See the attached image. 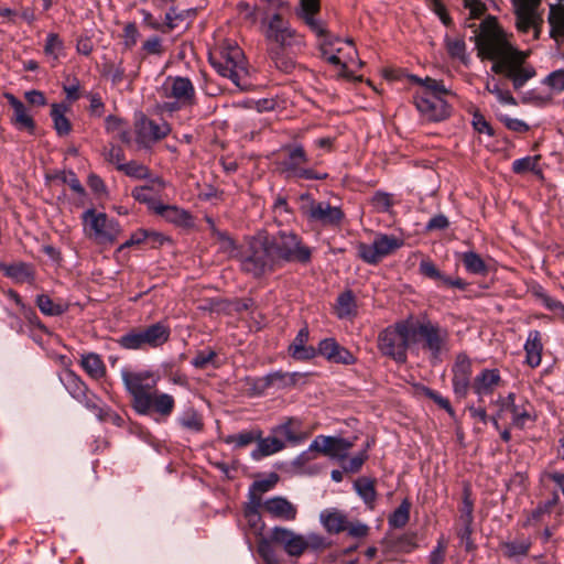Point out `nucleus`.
I'll return each mask as SVG.
<instances>
[{
	"label": "nucleus",
	"instance_id": "1",
	"mask_svg": "<svg viewBox=\"0 0 564 564\" xmlns=\"http://www.w3.org/2000/svg\"><path fill=\"white\" fill-rule=\"evenodd\" d=\"M477 48L480 56L494 62L491 70L509 79L516 90L535 76L534 67L525 63L529 53L512 47L502 32L496 28L479 34Z\"/></svg>",
	"mask_w": 564,
	"mask_h": 564
},
{
	"label": "nucleus",
	"instance_id": "2",
	"mask_svg": "<svg viewBox=\"0 0 564 564\" xmlns=\"http://www.w3.org/2000/svg\"><path fill=\"white\" fill-rule=\"evenodd\" d=\"M420 88L414 95V104L421 116L427 121H441L449 116V106L444 99L448 94L442 82L426 77H414Z\"/></svg>",
	"mask_w": 564,
	"mask_h": 564
},
{
	"label": "nucleus",
	"instance_id": "3",
	"mask_svg": "<svg viewBox=\"0 0 564 564\" xmlns=\"http://www.w3.org/2000/svg\"><path fill=\"white\" fill-rule=\"evenodd\" d=\"M240 263L242 270L253 276H260L273 269L278 262L267 231H260L248 240L240 254Z\"/></svg>",
	"mask_w": 564,
	"mask_h": 564
},
{
	"label": "nucleus",
	"instance_id": "4",
	"mask_svg": "<svg viewBox=\"0 0 564 564\" xmlns=\"http://www.w3.org/2000/svg\"><path fill=\"white\" fill-rule=\"evenodd\" d=\"M415 344L413 323L403 321L383 329L378 337V348L398 362L406 360V350Z\"/></svg>",
	"mask_w": 564,
	"mask_h": 564
},
{
	"label": "nucleus",
	"instance_id": "5",
	"mask_svg": "<svg viewBox=\"0 0 564 564\" xmlns=\"http://www.w3.org/2000/svg\"><path fill=\"white\" fill-rule=\"evenodd\" d=\"M271 539L292 557H300L307 550L317 551L327 546L326 540L317 533L302 535L283 527H274L271 531Z\"/></svg>",
	"mask_w": 564,
	"mask_h": 564
},
{
	"label": "nucleus",
	"instance_id": "6",
	"mask_svg": "<svg viewBox=\"0 0 564 564\" xmlns=\"http://www.w3.org/2000/svg\"><path fill=\"white\" fill-rule=\"evenodd\" d=\"M121 377L126 389L132 395L133 409L140 414H148L150 397L155 391L158 378L149 371L129 370H122Z\"/></svg>",
	"mask_w": 564,
	"mask_h": 564
},
{
	"label": "nucleus",
	"instance_id": "7",
	"mask_svg": "<svg viewBox=\"0 0 564 564\" xmlns=\"http://www.w3.org/2000/svg\"><path fill=\"white\" fill-rule=\"evenodd\" d=\"M284 154L279 165L288 178L324 180L327 174H321L303 165L308 162V156L301 144H288L282 148Z\"/></svg>",
	"mask_w": 564,
	"mask_h": 564
},
{
	"label": "nucleus",
	"instance_id": "8",
	"mask_svg": "<svg viewBox=\"0 0 564 564\" xmlns=\"http://www.w3.org/2000/svg\"><path fill=\"white\" fill-rule=\"evenodd\" d=\"M213 65L221 76L231 79L237 87L245 89L248 86V69L245 55L238 46H227L224 48L220 59L213 61Z\"/></svg>",
	"mask_w": 564,
	"mask_h": 564
},
{
	"label": "nucleus",
	"instance_id": "9",
	"mask_svg": "<svg viewBox=\"0 0 564 564\" xmlns=\"http://www.w3.org/2000/svg\"><path fill=\"white\" fill-rule=\"evenodd\" d=\"M161 91L162 96L167 99L163 104V109L167 111H175L195 102V88L186 77L169 76L163 83Z\"/></svg>",
	"mask_w": 564,
	"mask_h": 564
},
{
	"label": "nucleus",
	"instance_id": "10",
	"mask_svg": "<svg viewBox=\"0 0 564 564\" xmlns=\"http://www.w3.org/2000/svg\"><path fill=\"white\" fill-rule=\"evenodd\" d=\"M268 240L271 243L276 262L299 261L306 262L311 257V251L303 246L299 237L292 231H279L276 235H269Z\"/></svg>",
	"mask_w": 564,
	"mask_h": 564
},
{
	"label": "nucleus",
	"instance_id": "11",
	"mask_svg": "<svg viewBox=\"0 0 564 564\" xmlns=\"http://www.w3.org/2000/svg\"><path fill=\"white\" fill-rule=\"evenodd\" d=\"M83 220L88 236L98 243H113L121 232L117 220L94 209L86 210L83 214Z\"/></svg>",
	"mask_w": 564,
	"mask_h": 564
},
{
	"label": "nucleus",
	"instance_id": "12",
	"mask_svg": "<svg viewBox=\"0 0 564 564\" xmlns=\"http://www.w3.org/2000/svg\"><path fill=\"white\" fill-rule=\"evenodd\" d=\"M169 337L170 329L165 325L156 323L144 329L123 335L119 339V343L127 349H140L145 346H161L169 339Z\"/></svg>",
	"mask_w": 564,
	"mask_h": 564
},
{
	"label": "nucleus",
	"instance_id": "13",
	"mask_svg": "<svg viewBox=\"0 0 564 564\" xmlns=\"http://www.w3.org/2000/svg\"><path fill=\"white\" fill-rule=\"evenodd\" d=\"M264 36L269 42L275 43L279 48H290L302 46L304 44L294 29H292L286 20L280 13H274L267 21Z\"/></svg>",
	"mask_w": 564,
	"mask_h": 564
},
{
	"label": "nucleus",
	"instance_id": "14",
	"mask_svg": "<svg viewBox=\"0 0 564 564\" xmlns=\"http://www.w3.org/2000/svg\"><path fill=\"white\" fill-rule=\"evenodd\" d=\"M516 25L522 33L533 30V39H539L543 19L539 13L541 0H512Z\"/></svg>",
	"mask_w": 564,
	"mask_h": 564
},
{
	"label": "nucleus",
	"instance_id": "15",
	"mask_svg": "<svg viewBox=\"0 0 564 564\" xmlns=\"http://www.w3.org/2000/svg\"><path fill=\"white\" fill-rule=\"evenodd\" d=\"M403 245V240L394 236L379 234L372 243L357 245L358 257L369 264H376Z\"/></svg>",
	"mask_w": 564,
	"mask_h": 564
},
{
	"label": "nucleus",
	"instance_id": "16",
	"mask_svg": "<svg viewBox=\"0 0 564 564\" xmlns=\"http://www.w3.org/2000/svg\"><path fill=\"white\" fill-rule=\"evenodd\" d=\"M415 344L421 337L424 340V348H426L433 358H437L443 349H445L448 340L447 329L434 324L430 321L414 324Z\"/></svg>",
	"mask_w": 564,
	"mask_h": 564
},
{
	"label": "nucleus",
	"instance_id": "17",
	"mask_svg": "<svg viewBox=\"0 0 564 564\" xmlns=\"http://www.w3.org/2000/svg\"><path fill=\"white\" fill-rule=\"evenodd\" d=\"M352 446V441L343 437L318 435L311 443L307 453L319 452L330 458L343 460Z\"/></svg>",
	"mask_w": 564,
	"mask_h": 564
},
{
	"label": "nucleus",
	"instance_id": "18",
	"mask_svg": "<svg viewBox=\"0 0 564 564\" xmlns=\"http://www.w3.org/2000/svg\"><path fill=\"white\" fill-rule=\"evenodd\" d=\"M303 213L311 221L318 223L323 226H336L344 217L339 207L332 206L328 202H316L313 199H310L308 203L303 206Z\"/></svg>",
	"mask_w": 564,
	"mask_h": 564
},
{
	"label": "nucleus",
	"instance_id": "19",
	"mask_svg": "<svg viewBox=\"0 0 564 564\" xmlns=\"http://www.w3.org/2000/svg\"><path fill=\"white\" fill-rule=\"evenodd\" d=\"M170 131L169 123H158L145 117H141L135 124L137 141L142 147H150L152 143L165 138Z\"/></svg>",
	"mask_w": 564,
	"mask_h": 564
},
{
	"label": "nucleus",
	"instance_id": "20",
	"mask_svg": "<svg viewBox=\"0 0 564 564\" xmlns=\"http://www.w3.org/2000/svg\"><path fill=\"white\" fill-rule=\"evenodd\" d=\"M452 372L454 392L458 397H466L471 388V360L465 354H459L453 365Z\"/></svg>",
	"mask_w": 564,
	"mask_h": 564
},
{
	"label": "nucleus",
	"instance_id": "21",
	"mask_svg": "<svg viewBox=\"0 0 564 564\" xmlns=\"http://www.w3.org/2000/svg\"><path fill=\"white\" fill-rule=\"evenodd\" d=\"M262 507L265 512L275 519L294 521L297 516V508L286 498L281 496L265 500Z\"/></svg>",
	"mask_w": 564,
	"mask_h": 564
},
{
	"label": "nucleus",
	"instance_id": "22",
	"mask_svg": "<svg viewBox=\"0 0 564 564\" xmlns=\"http://www.w3.org/2000/svg\"><path fill=\"white\" fill-rule=\"evenodd\" d=\"M6 97L13 109L12 123L17 129L25 130L32 134L35 130V123L24 104L11 94H7Z\"/></svg>",
	"mask_w": 564,
	"mask_h": 564
},
{
	"label": "nucleus",
	"instance_id": "23",
	"mask_svg": "<svg viewBox=\"0 0 564 564\" xmlns=\"http://www.w3.org/2000/svg\"><path fill=\"white\" fill-rule=\"evenodd\" d=\"M500 382L501 378L497 369H484L475 377L471 389L481 398L491 394Z\"/></svg>",
	"mask_w": 564,
	"mask_h": 564
},
{
	"label": "nucleus",
	"instance_id": "24",
	"mask_svg": "<svg viewBox=\"0 0 564 564\" xmlns=\"http://www.w3.org/2000/svg\"><path fill=\"white\" fill-rule=\"evenodd\" d=\"M272 433L291 444H300L306 438V434L301 431V422L296 419H288L284 423L274 426Z\"/></svg>",
	"mask_w": 564,
	"mask_h": 564
},
{
	"label": "nucleus",
	"instance_id": "25",
	"mask_svg": "<svg viewBox=\"0 0 564 564\" xmlns=\"http://www.w3.org/2000/svg\"><path fill=\"white\" fill-rule=\"evenodd\" d=\"M307 340L308 328L303 327L300 329L289 348V351L293 358L297 360H308L316 356V349L312 346H306Z\"/></svg>",
	"mask_w": 564,
	"mask_h": 564
},
{
	"label": "nucleus",
	"instance_id": "26",
	"mask_svg": "<svg viewBox=\"0 0 564 564\" xmlns=\"http://www.w3.org/2000/svg\"><path fill=\"white\" fill-rule=\"evenodd\" d=\"M284 447V441L272 433L268 437L262 438L260 436V438L257 440V448L252 451L251 456L254 459H260L261 457L273 455Z\"/></svg>",
	"mask_w": 564,
	"mask_h": 564
},
{
	"label": "nucleus",
	"instance_id": "27",
	"mask_svg": "<svg viewBox=\"0 0 564 564\" xmlns=\"http://www.w3.org/2000/svg\"><path fill=\"white\" fill-rule=\"evenodd\" d=\"M153 212L176 225H188L191 220L187 212L174 205L153 204Z\"/></svg>",
	"mask_w": 564,
	"mask_h": 564
},
{
	"label": "nucleus",
	"instance_id": "28",
	"mask_svg": "<svg viewBox=\"0 0 564 564\" xmlns=\"http://www.w3.org/2000/svg\"><path fill=\"white\" fill-rule=\"evenodd\" d=\"M321 522L329 533H339L347 528V517L338 510H324L319 516Z\"/></svg>",
	"mask_w": 564,
	"mask_h": 564
},
{
	"label": "nucleus",
	"instance_id": "29",
	"mask_svg": "<svg viewBox=\"0 0 564 564\" xmlns=\"http://www.w3.org/2000/svg\"><path fill=\"white\" fill-rule=\"evenodd\" d=\"M507 409L511 412L516 426L523 427L528 421L532 420V406L529 403L516 404L513 394L507 398Z\"/></svg>",
	"mask_w": 564,
	"mask_h": 564
},
{
	"label": "nucleus",
	"instance_id": "30",
	"mask_svg": "<svg viewBox=\"0 0 564 564\" xmlns=\"http://www.w3.org/2000/svg\"><path fill=\"white\" fill-rule=\"evenodd\" d=\"M207 221L210 225V229L213 230L216 243L219 246V250L230 258L240 257L241 252H239L234 239L229 237L227 232L216 229L210 218H208Z\"/></svg>",
	"mask_w": 564,
	"mask_h": 564
},
{
	"label": "nucleus",
	"instance_id": "31",
	"mask_svg": "<svg viewBox=\"0 0 564 564\" xmlns=\"http://www.w3.org/2000/svg\"><path fill=\"white\" fill-rule=\"evenodd\" d=\"M524 350L527 354V362L531 367H538L541 362V336L538 330H532L529 333L527 343L524 345Z\"/></svg>",
	"mask_w": 564,
	"mask_h": 564
},
{
	"label": "nucleus",
	"instance_id": "32",
	"mask_svg": "<svg viewBox=\"0 0 564 564\" xmlns=\"http://www.w3.org/2000/svg\"><path fill=\"white\" fill-rule=\"evenodd\" d=\"M333 43L328 41V39L323 40L321 43L322 52L325 59L334 65H340L341 69L339 75L343 77H349L348 72L346 70L348 65H352L355 61L349 56L348 61H343L338 54H335L332 48Z\"/></svg>",
	"mask_w": 564,
	"mask_h": 564
},
{
	"label": "nucleus",
	"instance_id": "33",
	"mask_svg": "<svg viewBox=\"0 0 564 564\" xmlns=\"http://www.w3.org/2000/svg\"><path fill=\"white\" fill-rule=\"evenodd\" d=\"M7 276L13 279L19 283L33 282L34 275L30 265L25 263H14L2 267Z\"/></svg>",
	"mask_w": 564,
	"mask_h": 564
},
{
	"label": "nucleus",
	"instance_id": "34",
	"mask_svg": "<svg viewBox=\"0 0 564 564\" xmlns=\"http://www.w3.org/2000/svg\"><path fill=\"white\" fill-rule=\"evenodd\" d=\"M549 22L551 24V35H564V0H558L557 6H551Z\"/></svg>",
	"mask_w": 564,
	"mask_h": 564
},
{
	"label": "nucleus",
	"instance_id": "35",
	"mask_svg": "<svg viewBox=\"0 0 564 564\" xmlns=\"http://www.w3.org/2000/svg\"><path fill=\"white\" fill-rule=\"evenodd\" d=\"M36 305L47 316H58L67 311L68 305L62 302H54L48 295L41 294L36 297Z\"/></svg>",
	"mask_w": 564,
	"mask_h": 564
},
{
	"label": "nucleus",
	"instance_id": "36",
	"mask_svg": "<svg viewBox=\"0 0 564 564\" xmlns=\"http://www.w3.org/2000/svg\"><path fill=\"white\" fill-rule=\"evenodd\" d=\"M152 408L162 415H170L174 409V399L170 394L154 391L150 397L149 412Z\"/></svg>",
	"mask_w": 564,
	"mask_h": 564
},
{
	"label": "nucleus",
	"instance_id": "37",
	"mask_svg": "<svg viewBox=\"0 0 564 564\" xmlns=\"http://www.w3.org/2000/svg\"><path fill=\"white\" fill-rule=\"evenodd\" d=\"M82 366L85 371L94 379L104 377L106 369L102 360L96 354H88L83 356Z\"/></svg>",
	"mask_w": 564,
	"mask_h": 564
},
{
	"label": "nucleus",
	"instance_id": "38",
	"mask_svg": "<svg viewBox=\"0 0 564 564\" xmlns=\"http://www.w3.org/2000/svg\"><path fill=\"white\" fill-rule=\"evenodd\" d=\"M262 506L261 498L254 497L253 494L250 495V501L245 509V517L249 523V525L256 530H261V517L259 513V508Z\"/></svg>",
	"mask_w": 564,
	"mask_h": 564
},
{
	"label": "nucleus",
	"instance_id": "39",
	"mask_svg": "<svg viewBox=\"0 0 564 564\" xmlns=\"http://www.w3.org/2000/svg\"><path fill=\"white\" fill-rule=\"evenodd\" d=\"M486 90L496 96V98L507 105H517L516 99L509 90L502 88L499 82L494 76H488L486 79Z\"/></svg>",
	"mask_w": 564,
	"mask_h": 564
},
{
	"label": "nucleus",
	"instance_id": "40",
	"mask_svg": "<svg viewBox=\"0 0 564 564\" xmlns=\"http://www.w3.org/2000/svg\"><path fill=\"white\" fill-rule=\"evenodd\" d=\"M66 107L64 105L54 104L52 106L51 116L54 121V127L59 135H65L70 131V123L64 116Z\"/></svg>",
	"mask_w": 564,
	"mask_h": 564
},
{
	"label": "nucleus",
	"instance_id": "41",
	"mask_svg": "<svg viewBox=\"0 0 564 564\" xmlns=\"http://www.w3.org/2000/svg\"><path fill=\"white\" fill-rule=\"evenodd\" d=\"M462 261L469 273L485 274L487 272V265L485 261L476 252H464L462 254Z\"/></svg>",
	"mask_w": 564,
	"mask_h": 564
},
{
	"label": "nucleus",
	"instance_id": "42",
	"mask_svg": "<svg viewBox=\"0 0 564 564\" xmlns=\"http://www.w3.org/2000/svg\"><path fill=\"white\" fill-rule=\"evenodd\" d=\"M336 311L340 318L350 317L356 314L355 297L350 291L338 296Z\"/></svg>",
	"mask_w": 564,
	"mask_h": 564
},
{
	"label": "nucleus",
	"instance_id": "43",
	"mask_svg": "<svg viewBox=\"0 0 564 564\" xmlns=\"http://www.w3.org/2000/svg\"><path fill=\"white\" fill-rule=\"evenodd\" d=\"M355 489L367 505H372L376 500V490L373 480L361 477L355 481Z\"/></svg>",
	"mask_w": 564,
	"mask_h": 564
},
{
	"label": "nucleus",
	"instance_id": "44",
	"mask_svg": "<svg viewBox=\"0 0 564 564\" xmlns=\"http://www.w3.org/2000/svg\"><path fill=\"white\" fill-rule=\"evenodd\" d=\"M261 435L262 433L260 430L243 431L238 434L228 435L225 441L227 444H235L237 447H245L257 442Z\"/></svg>",
	"mask_w": 564,
	"mask_h": 564
},
{
	"label": "nucleus",
	"instance_id": "45",
	"mask_svg": "<svg viewBox=\"0 0 564 564\" xmlns=\"http://www.w3.org/2000/svg\"><path fill=\"white\" fill-rule=\"evenodd\" d=\"M531 542L527 539L509 541L502 544V551L508 557L524 556L528 554Z\"/></svg>",
	"mask_w": 564,
	"mask_h": 564
},
{
	"label": "nucleus",
	"instance_id": "46",
	"mask_svg": "<svg viewBox=\"0 0 564 564\" xmlns=\"http://www.w3.org/2000/svg\"><path fill=\"white\" fill-rule=\"evenodd\" d=\"M181 425L192 432H200L203 430L202 416L194 410H186L180 417Z\"/></svg>",
	"mask_w": 564,
	"mask_h": 564
},
{
	"label": "nucleus",
	"instance_id": "47",
	"mask_svg": "<svg viewBox=\"0 0 564 564\" xmlns=\"http://www.w3.org/2000/svg\"><path fill=\"white\" fill-rule=\"evenodd\" d=\"M411 505L408 500H403L389 518V523L393 528L404 527L410 518Z\"/></svg>",
	"mask_w": 564,
	"mask_h": 564
},
{
	"label": "nucleus",
	"instance_id": "48",
	"mask_svg": "<svg viewBox=\"0 0 564 564\" xmlns=\"http://www.w3.org/2000/svg\"><path fill=\"white\" fill-rule=\"evenodd\" d=\"M271 540L261 538L258 542V553L267 564H278L279 558Z\"/></svg>",
	"mask_w": 564,
	"mask_h": 564
},
{
	"label": "nucleus",
	"instance_id": "49",
	"mask_svg": "<svg viewBox=\"0 0 564 564\" xmlns=\"http://www.w3.org/2000/svg\"><path fill=\"white\" fill-rule=\"evenodd\" d=\"M66 387L75 398H82L85 395L87 387L82 379L73 371L66 373Z\"/></svg>",
	"mask_w": 564,
	"mask_h": 564
},
{
	"label": "nucleus",
	"instance_id": "50",
	"mask_svg": "<svg viewBox=\"0 0 564 564\" xmlns=\"http://www.w3.org/2000/svg\"><path fill=\"white\" fill-rule=\"evenodd\" d=\"M119 171L124 172L128 176L134 178H145L149 176V170L145 165L135 161L119 164Z\"/></svg>",
	"mask_w": 564,
	"mask_h": 564
},
{
	"label": "nucleus",
	"instance_id": "51",
	"mask_svg": "<svg viewBox=\"0 0 564 564\" xmlns=\"http://www.w3.org/2000/svg\"><path fill=\"white\" fill-rule=\"evenodd\" d=\"M63 42L55 33H50L46 37L44 52L46 55L57 59L63 52Z\"/></svg>",
	"mask_w": 564,
	"mask_h": 564
},
{
	"label": "nucleus",
	"instance_id": "52",
	"mask_svg": "<svg viewBox=\"0 0 564 564\" xmlns=\"http://www.w3.org/2000/svg\"><path fill=\"white\" fill-rule=\"evenodd\" d=\"M278 480H279V476L275 473H272L269 476V478L263 479V480L254 481L252 484V487H251L249 496L251 494H253L254 497H260L262 494L271 490L275 486Z\"/></svg>",
	"mask_w": 564,
	"mask_h": 564
},
{
	"label": "nucleus",
	"instance_id": "53",
	"mask_svg": "<svg viewBox=\"0 0 564 564\" xmlns=\"http://www.w3.org/2000/svg\"><path fill=\"white\" fill-rule=\"evenodd\" d=\"M132 197L140 202V203H144V204H148L150 209L153 210V204H159L154 198H153V195H152V187L150 186H139V187H135L132 193H131Z\"/></svg>",
	"mask_w": 564,
	"mask_h": 564
},
{
	"label": "nucleus",
	"instance_id": "54",
	"mask_svg": "<svg viewBox=\"0 0 564 564\" xmlns=\"http://www.w3.org/2000/svg\"><path fill=\"white\" fill-rule=\"evenodd\" d=\"M270 54L275 67L280 70L290 73L294 68L295 64L292 58L285 56L280 50H273Z\"/></svg>",
	"mask_w": 564,
	"mask_h": 564
},
{
	"label": "nucleus",
	"instance_id": "55",
	"mask_svg": "<svg viewBox=\"0 0 564 564\" xmlns=\"http://www.w3.org/2000/svg\"><path fill=\"white\" fill-rule=\"evenodd\" d=\"M539 162V156H525L516 160L512 164V169L516 173H525L529 171H535Z\"/></svg>",
	"mask_w": 564,
	"mask_h": 564
},
{
	"label": "nucleus",
	"instance_id": "56",
	"mask_svg": "<svg viewBox=\"0 0 564 564\" xmlns=\"http://www.w3.org/2000/svg\"><path fill=\"white\" fill-rule=\"evenodd\" d=\"M339 346L340 345L335 339L326 338L319 343L316 355L319 354L332 361Z\"/></svg>",
	"mask_w": 564,
	"mask_h": 564
},
{
	"label": "nucleus",
	"instance_id": "57",
	"mask_svg": "<svg viewBox=\"0 0 564 564\" xmlns=\"http://www.w3.org/2000/svg\"><path fill=\"white\" fill-rule=\"evenodd\" d=\"M315 13L316 12L304 13L302 14V18L304 19L305 23L310 26V29L316 33L317 36L324 37V40L328 39L327 32L323 23L315 18Z\"/></svg>",
	"mask_w": 564,
	"mask_h": 564
},
{
	"label": "nucleus",
	"instance_id": "58",
	"mask_svg": "<svg viewBox=\"0 0 564 564\" xmlns=\"http://www.w3.org/2000/svg\"><path fill=\"white\" fill-rule=\"evenodd\" d=\"M420 272L430 279L438 281L440 283L443 282L444 276H445L443 273H441V271L436 268V265L432 261H429V260L421 261Z\"/></svg>",
	"mask_w": 564,
	"mask_h": 564
},
{
	"label": "nucleus",
	"instance_id": "59",
	"mask_svg": "<svg viewBox=\"0 0 564 564\" xmlns=\"http://www.w3.org/2000/svg\"><path fill=\"white\" fill-rule=\"evenodd\" d=\"M216 354L212 349L200 350L196 354V356L192 360V365L196 368L203 369L207 367V365L212 364Z\"/></svg>",
	"mask_w": 564,
	"mask_h": 564
},
{
	"label": "nucleus",
	"instance_id": "60",
	"mask_svg": "<svg viewBox=\"0 0 564 564\" xmlns=\"http://www.w3.org/2000/svg\"><path fill=\"white\" fill-rule=\"evenodd\" d=\"M139 39V32L134 23H128L123 30V45L126 48H132Z\"/></svg>",
	"mask_w": 564,
	"mask_h": 564
},
{
	"label": "nucleus",
	"instance_id": "61",
	"mask_svg": "<svg viewBox=\"0 0 564 564\" xmlns=\"http://www.w3.org/2000/svg\"><path fill=\"white\" fill-rule=\"evenodd\" d=\"M463 6L468 9V15L471 19L480 18L486 11V6L480 0H463Z\"/></svg>",
	"mask_w": 564,
	"mask_h": 564
},
{
	"label": "nucleus",
	"instance_id": "62",
	"mask_svg": "<svg viewBox=\"0 0 564 564\" xmlns=\"http://www.w3.org/2000/svg\"><path fill=\"white\" fill-rule=\"evenodd\" d=\"M104 156L109 163L116 164L118 170L119 164H123V151L121 148L113 144L110 145V148L105 149Z\"/></svg>",
	"mask_w": 564,
	"mask_h": 564
},
{
	"label": "nucleus",
	"instance_id": "63",
	"mask_svg": "<svg viewBox=\"0 0 564 564\" xmlns=\"http://www.w3.org/2000/svg\"><path fill=\"white\" fill-rule=\"evenodd\" d=\"M366 459H367V454H366V451H364L361 453H358L354 457H351L348 462H346L343 465V468L347 473H357L361 468V466Z\"/></svg>",
	"mask_w": 564,
	"mask_h": 564
},
{
	"label": "nucleus",
	"instance_id": "64",
	"mask_svg": "<svg viewBox=\"0 0 564 564\" xmlns=\"http://www.w3.org/2000/svg\"><path fill=\"white\" fill-rule=\"evenodd\" d=\"M446 544L438 541L436 547L430 554L429 564H443L445 558Z\"/></svg>",
	"mask_w": 564,
	"mask_h": 564
}]
</instances>
